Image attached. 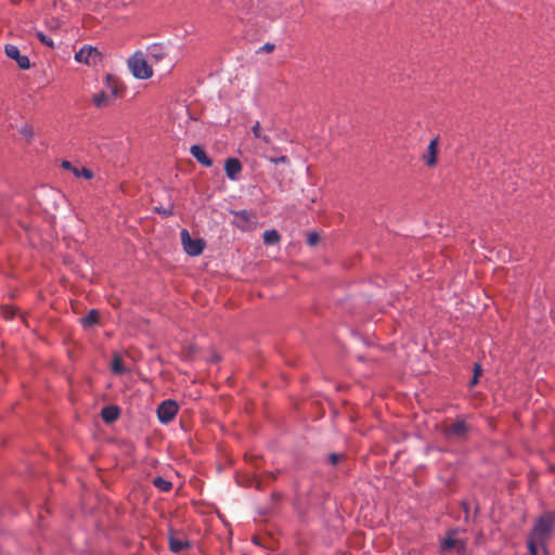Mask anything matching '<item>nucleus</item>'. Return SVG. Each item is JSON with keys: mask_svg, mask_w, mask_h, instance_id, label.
I'll use <instances>...</instances> for the list:
<instances>
[{"mask_svg": "<svg viewBox=\"0 0 555 555\" xmlns=\"http://www.w3.org/2000/svg\"><path fill=\"white\" fill-rule=\"evenodd\" d=\"M121 82L114 75L107 74L103 81V89L92 96V102L98 108L111 106L120 95Z\"/></svg>", "mask_w": 555, "mask_h": 555, "instance_id": "nucleus-1", "label": "nucleus"}, {"mask_svg": "<svg viewBox=\"0 0 555 555\" xmlns=\"http://www.w3.org/2000/svg\"><path fill=\"white\" fill-rule=\"evenodd\" d=\"M127 66L132 76L140 80L150 79L154 74L152 63L141 50L135 51L128 57Z\"/></svg>", "mask_w": 555, "mask_h": 555, "instance_id": "nucleus-2", "label": "nucleus"}, {"mask_svg": "<svg viewBox=\"0 0 555 555\" xmlns=\"http://www.w3.org/2000/svg\"><path fill=\"white\" fill-rule=\"evenodd\" d=\"M555 526V514H545L538 519L535 522L530 537L540 543L544 550V554L547 555L545 547L546 540L550 538Z\"/></svg>", "mask_w": 555, "mask_h": 555, "instance_id": "nucleus-3", "label": "nucleus"}, {"mask_svg": "<svg viewBox=\"0 0 555 555\" xmlns=\"http://www.w3.org/2000/svg\"><path fill=\"white\" fill-rule=\"evenodd\" d=\"M75 60L78 63L88 66H95L102 61L101 52L92 46H83L76 54Z\"/></svg>", "mask_w": 555, "mask_h": 555, "instance_id": "nucleus-4", "label": "nucleus"}, {"mask_svg": "<svg viewBox=\"0 0 555 555\" xmlns=\"http://www.w3.org/2000/svg\"><path fill=\"white\" fill-rule=\"evenodd\" d=\"M169 46L163 42H154L146 47L145 54L152 65L159 64L169 56Z\"/></svg>", "mask_w": 555, "mask_h": 555, "instance_id": "nucleus-5", "label": "nucleus"}, {"mask_svg": "<svg viewBox=\"0 0 555 555\" xmlns=\"http://www.w3.org/2000/svg\"><path fill=\"white\" fill-rule=\"evenodd\" d=\"M234 215V224L243 231H249L256 228L257 216L250 210L232 211Z\"/></svg>", "mask_w": 555, "mask_h": 555, "instance_id": "nucleus-6", "label": "nucleus"}, {"mask_svg": "<svg viewBox=\"0 0 555 555\" xmlns=\"http://www.w3.org/2000/svg\"><path fill=\"white\" fill-rule=\"evenodd\" d=\"M181 242L185 253L190 256H198L204 249L203 240H193L185 229L181 231Z\"/></svg>", "mask_w": 555, "mask_h": 555, "instance_id": "nucleus-7", "label": "nucleus"}, {"mask_svg": "<svg viewBox=\"0 0 555 555\" xmlns=\"http://www.w3.org/2000/svg\"><path fill=\"white\" fill-rule=\"evenodd\" d=\"M178 412V404L173 400H165L157 408V415L162 423L171 422Z\"/></svg>", "mask_w": 555, "mask_h": 555, "instance_id": "nucleus-8", "label": "nucleus"}, {"mask_svg": "<svg viewBox=\"0 0 555 555\" xmlns=\"http://www.w3.org/2000/svg\"><path fill=\"white\" fill-rule=\"evenodd\" d=\"M7 56L14 60L21 69H28L30 67V61L27 55L21 53L20 49L14 44H7L4 47Z\"/></svg>", "mask_w": 555, "mask_h": 555, "instance_id": "nucleus-9", "label": "nucleus"}, {"mask_svg": "<svg viewBox=\"0 0 555 555\" xmlns=\"http://www.w3.org/2000/svg\"><path fill=\"white\" fill-rule=\"evenodd\" d=\"M438 146H439V140H438V138H434L429 142L427 150L423 155L424 163L429 167H433L437 164Z\"/></svg>", "mask_w": 555, "mask_h": 555, "instance_id": "nucleus-10", "label": "nucleus"}, {"mask_svg": "<svg viewBox=\"0 0 555 555\" xmlns=\"http://www.w3.org/2000/svg\"><path fill=\"white\" fill-rule=\"evenodd\" d=\"M443 551L455 550L457 553L465 551V543L463 540L457 539L454 533H450L441 543Z\"/></svg>", "mask_w": 555, "mask_h": 555, "instance_id": "nucleus-11", "label": "nucleus"}, {"mask_svg": "<svg viewBox=\"0 0 555 555\" xmlns=\"http://www.w3.org/2000/svg\"><path fill=\"white\" fill-rule=\"evenodd\" d=\"M467 431V425L464 421H457L452 425L448 426L446 429V435L449 438H462Z\"/></svg>", "mask_w": 555, "mask_h": 555, "instance_id": "nucleus-12", "label": "nucleus"}, {"mask_svg": "<svg viewBox=\"0 0 555 555\" xmlns=\"http://www.w3.org/2000/svg\"><path fill=\"white\" fill-rule=\"evenodd\" d=\"M191 543L186 539H182L173 533L169 535V547L173 553H181L184 550L190 548Z\"/></svg>", "mask_w": 555, "mask_h": 555, "instance_id": "nucleus-13", "label": "nucleus"}, {"mask_svg": "<svg viewBox=\"0 0 555 555\" xmlns=\"http://www.w3.org/2000/svg\"><path fill=\"white\" fill-rule=\"evenodd\" d=\"M62 167L64 169L70 170L78 178H85L87 180H90L93 178V172L90 169L85 168V167L78 168V167L74 166L68 160H64L62 163Z\"/></svg>", "mask_w": 555, "mask_h": 555, "instance_id": "nucleus-14", "label": "nucleus"}, {"mask_svg": "<svg viewBox=\"0 0 555 555\" xmlns=\"http://www.w3.org/2000/svg\"><path fill=\"white\" fill-rule=\"evenodd\" d=\"M224 170L229 179L236 180L237 175L242 171V165L235 158H228L224 164Z\"/></svg>", "mask_w": 555, "mask_h": 555, "instance_id": "nucleus-15", "label": "nucleus"}, {"mask_svg": "<svg viewBox=\"0 0 555 555\" xmlns=\"http://www.w3.org/2000/svg\"><path fill=\"white\" fill-rule=\"evenodd\" d=\"M192 156L205 167H210L212 165V160L207 156L204 149L199 145H193L191 147Z\"/></svg>", "mask_w": 555, "mask_h": 555, "instance_id": "nucleus-16", "label": "nucleus"}, {"mask_svg": "<svg viewBox=\"0 0 555 555\" xmlns=\"http://www.w3.org/2000/svg\"><path fill=\"white\" fill-rule=\"evenodd\" d=\"M253 134L256 139L261 140L263 143L269 144L271 137L261 128L260 122L256 121L251 128Z\"/></svg>", "mask_w": 555, "mask_h": 555, "instance_id": "nucleus-17", "label": "nucleus"}, {"mask_svg": "<svg viewBox=\"0 0 555 555\" xmlns=\"http://www.w3.org/2000/svg\"><path fill=\"white\" fill-rule=\"evenodd\" d=\"M119 415V410L116 406H106L102 410V417L106 423L114 422Z\"/></svg>", "mask_w": 555, "mask_h": 555, "instance_id": "nucleus-18", "label": "nucleus"}, {"mask_svg": "<svg viewBox=\"0 0 555 555\" xmlns=\"http://www.w3.org/2000/svg\"><path fill=\"white\" fill-rule=\"evenodd\" d=\"M263 241L266 244H275L280 241V235L275 230H268L263 233Z\"/></svg>", "mask_w": 555, "mask_h": 555, "instance_id": "nucleus-19", "label": "nucleus"}, {"mask_svg": "<svg viewBox=\"0 0 555 555\" xmlns=\"http://www.w3.org/2000/svg\"><path fill=\"white\" fill-rule=\"evenodd\" d=\"M99 321V313L96 310H91L88 315H86L83 319H82V323L85 326H92L94 324H96Z\"/></svg>", "mask_w": 555, "mask_h": 555, "instance_id": "nucleus-20", "label": "nucleus"}, {"mask_svg": "<svg viewBox=\"0 0 555 555\" xmlns=\"http://www.w3.org/2000/svg\"><path fill=\"white\" fill-rule=\"evenodd\" d=\"M112 371L115 374H124L126 372V369L124 366L122 360L120 357L116 356L112 363Z\"/></svg>", "mask_w": 555, "mask_h": 555, "instance_id": "nucleus-21", "label": "nucleus"}, {"mask_svg": "<svg viewBox=\"0 0 555 555\" xmlns=\"http://www.w3.org/2000/svg\"><path fill=\"white\" fill-rule=\"evenodd\" d=\"M153 483L162 491H169L171 489V482L162 477H156Z\"/></svg>", "mask_w": 555, "mask_h": 555, "instance_id": "nucleus-22", "label": "nucleus"}, {"mask_svg": "<svg viewBox=\"0 0 555 555\" xmlns=\"http://www.w3.org/2000/svg\"><path fill=\"white\" fill-rule=\"evenodd\" d=\"M36 36L37 38L47 47L49 48H53L54 47V42L52 39H50L49 37H47L42 31H36Z\"/></svg>", "mask_w": 555, "mask_h": 555, "instance_id": "nucleus-23", "label": "nucleus"}, {"mask_svg": "<svg viewBox=\"0 0 555 555\" xmlns=\"http://www.w3.org/2000/svg\"><path fill=\"white\" fill-rule=\"evenodd\" d=\"M538 545H540V543L538 541H535L533 538L529 537L528 548H529L530 555H538V550H537Z\"/></svg>", "mask_w": 555, "mask_h": 555, "instance_id": "nucleus-24", "label": "nucleus"}, {"mask_svg": "<svg viewBox=\"0 0 555 555\" xmlns=\"http://www.w3.org/2000/svg\"><path fill=\"white\" fill-rule=\"evenodd\" d=\"M267 159H269L273 164H288L289 159L286 156H280V157H271L266 156Z\"/></svg>", "mask_w": 555, "mask_h": 555, "instance_id": "nucleus-25", "label": "nucleus"}, {"mask_svg": "<svg viewBox=\"0 0 555 555\" xmlns=\"http://www.w3.org/2000/svg\"><path fill=\"white\" fill-rule=\"evenodd\" d=\"M320 240V235L318 233H310L308 235V244L310 246H314Z\"/></svg>", "mask_w": 555, "mask_h": 555, "instance_id": "nucleus-26", "label": "nucleus"}, {"mask_svg": "<svg viewBox=\"0 0 555 555\" xmlns=\"http://www.w3.org/2000/svg\"><path fill=\"white\" fill-rule=\"evenodd\" d=\"M481 374V369L478 364L475 365V375L470 382V385H476L478 380V376Z\"/></svg>", "mask_w": 555, "mask_h": 555, "instance_id": "nucleus-27", "label": "nucleus"}, {"mask_svg": "<svg viewBox=\"0 0 555 555\" xmlns=\"http://www.w3.org/2000/svg\"><path fill=\"white\" fill-rule=\"evenodd\" d=\"M21 133L27 138H31L33 137V130L29 128V127H24L22 130H21Z\"/></svg>", "mask_w": 555, "mask_h": 555, "instance_id": "nucleus-28", "label": "nucleus"}, {"mask_svg": "<svg viewBox=\"0 0 555 555\" xmlns=\"http://www.w3.org/2000/svg\"><path fill=\"white\" fill-rule=\"evenodd\" d=\"M273 49H274V44H271V43H266V44L261 48V50H262V51H266V52H271V51H273Z\"/></svg>", "mask_w": 555, "mask_h": 555, "instance_id": "nucleus-29", "label": "nucleus"}, {"mask_svg": "<svg viewBox=\"0 0 555 555\" xmlns=\"http://www.w3.org/2000/svg\"><path fill=\"white\" fill-rule=\"evenodd\" d=\"M338 460H339V455L338 454H332L331 455V462L333 464H336L338 462Z\"/></svg>", "mask_w": 555, "mask_h": 555, "instance_id": "nucleus-30", "label": "nucleus"}]
</instances>
